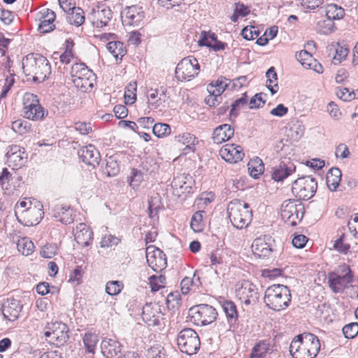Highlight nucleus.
<instances>
[{"label": "nucleus", "instance_id": "nucleus-1", "mask_svg": "<svg viewBox=\"0 0 358 358\" xmlns=\"http://www.w3.org/2000/svg\"><path fill=\"white\" fill-rule=\"evenodd\" d=\"M327 278L328 286L333 293L342 294L345 289L350 288L352 293L350 296L358 297V287L351 285L354 276L349 266L343 264L338 269L329 272Z\"/></svg>", "mask_w": 358, "mask_h": 358}, {"label": "nucleus", "instance_id": "nucleus-2", "mask_svg": "<svg viewBox=\"0 0 358 358\" xmlns=\"http://www.w3.org/2000/svg\"><path fill=\"white\" fill-rule=\"evenodd\" d=\"M291 301V292L285 285H273L265 290L264 302L272 310L279 312L287 309Z\"/></svg>", "mask_w": 358, "mask_h": 358}, {"label": "nucleus", "instance_id": "nucleus-3", "mask_svg": "<svg viewBox=\"0 0 358 358\" xmlns=\"http://www.w3.org/2000/svg\"><path fill=\"white\" fill-rule=\"evenodd\" d=\"M23 72L26 76H32L36 82H43L51 73L48 60L41 55H27L22 62Z\"/></svg>", "mask_w": 358, "mask_h": 358}, {"label": "nucleus", "instance_id": "nucleus-4", "mask_svg": "<svg viewBox=\"0 0 358 358\" xmlns=\"http://www.w3.org/2000/svg\"><path fill=\"white\" fill-rule=\"evenodd\" d=\"M227 214L232 225L238 229L248 227L252 220L250 205L239 199H234L229 203Z\"/></svg>", "mask_w": 358, "mask_h": 358}, {"label": "nucleus", "instance_id": "nucleus-5", "mask_svg": "<svg viewBox=\"0 0 358 358\" xmlns=\"http://www.w3.org/2000/svg\"><path fill=\"white\" fill-rule=\"evenodd\" d=\"M75 87L82 92H90L96 81V75L84 63H75L70 71Z\"/></svg>", "mask_w": 358, "mask_h": 358}, {"label": "nucleus", "instance_id": "nucleus-6", "mask_svg": "<svg viewBox=\"0 0 358 358\" xmlns=\"http://www.w3.org/2000/svg\"><path fill=\"white\" fill-rule=\"evenodd\" d=\"M304 213V206L298 200H285L281 205L282 219L290 226H296L302 220Z\"/></svg>", "mask_w": 358, "mask_h": 358}, {"label": "nucleus", "instance_id": "nucleus-7", "mask_svg": "<svg viewBox=\"0 0 358 358\" xmlns=\"http://www.w3.org/2000/svg\"><path fill=\"white\" fill-rule=\"evenodd\" d=\"M177 343L180 351L189 355L196 354L201 344L197 333L191 328H185L180 331Z\"/></svg>", "mask_w": 358, "mask_h": 358}, {"label": "nucleus", "instance_id": "nucleus-8", "mask_svg": "<svg viewBox=\"0 0 358 358\" xmlns=\"http://www.w3.org/2000/svg\"><path fill=\"white\" fill-rule=\"evenodd\" d=\"M317 189L316 180L310 176H303L295 180L292 187V193L299 200H308L315 194Z\"/></svg>", "mask_w": 358, "mask_h": 358}, {"label": "nucleus", "instance_id": "nucleus-9", "mask_svg": "<svg viewBox=\"0 0 358 358\" xmlns=\"http://www.w3.org/2000/svg\"><path fill=\"white\" fill-rule=\"evenodd\" d=\"M43 334L48 343L60 346L69 339V328L61 322H52L45 327Z\"/></svg>", "mask_w": 358, "mask_h": 358}, {"label": "nucleus", "instance_id": "nucleus-10", "mask_svg": "<svg viewBox=\"0 0 358 358\" xmlns=\"http://www.w3.org/2000/svg\"><path fill=\"white\" fill-rule=\"evenodd\" d=\"M200 71L198 60L193 56L183 58L177 65L176 77L180 81H189L196 76Z\"/></svg>", "mask_w": 358, "mask_h": 358}, {"label": "nucleus", "instance_id": "nucleus-11", "mask_svg": "<svg viewBox=\"0 0 358 358\" xmlns=\"http://www.w3.org/2000/svg\"><path fill=\"white\" fill-rule=\"evenodd\" d=\"M23 105V115L27 119L41 121L48 115V111L42 107L36 96L33 94H25Z\"/></svg>", "mask_w": 358, "mask_h": 358}, {"label": "nucleus", "instance_id": "nucleus-12", "mask_svg": "<svg viewBox=\"0 0 358 358\" xmlns=\"http://www.w3.org/2000/svg\"><path fill=\"white\" fill-rule=\"evenodd\" d=\"M191 317L197 325L205 326L213 322L217 316V313L213 306L208 304H199L189 310Z\"/></svg>", "mask_w": 358, "mask_h": 358}, {"label": "nucleus", "instance_id": "nucleus-13", "mask_svg": "<svg viewBox=\"0 0 358 358\" xmlns=\"http://www.w3.org/2000/svg\"><path fill=\"white\" fill-rule=\"evenodd\" d=\"M113 17V12L106 4L99 3L92 8L88 15V19L96 27H106Z\"/></svg>", "mask_w": 358, "mask_h": 358}, {"label": "nucleus", "instance_id": "nucleus-14", "mask_svg": "<svg viewBox=\"0 0 358 358\" xmlns=\"http://www.w3.org/2000/svg\"><path fill=\"white\" fill-rule=\"evenodd\" d=\"M236 294L245 305L255 303L259 299L256 285L248 280L238 283Z\"/></svg>", "mask_w": 358, "mask_h": 358}, {"label": "nucleus", "instance_id": "nucleus-15", "mask_svg": "<svg viewBox=\"0 0 358 358\" xmlns=\"http://www.w3.org/2000/svg\"><path fill=\"white\" fill-rule=\"evenodd\" d=\"M146 259L148 265L155 271H161L166 266L165 255L160 249L153 245L147 247Z\"/></svg>", "mask_w": 358, "mask_h": 358}, {"label": "nucleus", "instance_id": "nucleus-16", "mask_svg": "<svg viewBox=\"0 0 358 358\" xmlns=\"http://www.w3.org/2000/svg\"><path fill=\"white\" fill-rule=\"evenodd\" d=\"M6 163L13 169L22 166L24 163L27 155L24 149L18 145H11L8 147L6 153Z\"/></svg>", "mask_w": 358, "mask_h": 358}, {"label": "nucleus", "instance_id": "nucleus-17", "mask_svg": "<svg viewBox=\"0 0 358 358\" xmlns=\"http://www.w3.org/2000/svg\"><path fill=\"white\" fill-rule=\"evenodd\" d=\"M295 171V166L289 160L285 159L271 168V177L275 181L280 182L290 176Z\"/></svg>", "mask_w": 358, "mask_h": 358}, {"label": "nucleus", "instance_id": "nucleus-18", "mask_svg": "<svg viewBox=\"0 0 358 358\" xmlns=\"http://www.w3.org/2000/svg\"><path fill=\"white\" fill-rule=\"evenodd\" d=\"M271 237L264 236L254 240L252 244L253 253L259 257H268L273 252Z\"/></svg>", "mask_w": 358, "mask_h": 358}, {"label": "nucleus", "instance_id": "nucleus-19", "mask_svg": "<svg viewBox=\"0 0 358 358\" xmlns=\"http://www.w3.org/2000/svg\"><path fill=\"white\" fill-rule=\"evenodd\" d=\"M122 345L112 338H104L101 343V353L106 358H120Z\"/></svg>", "mask_w": 358, "mask_h": 358}, {"label": "nucleus", "instance_id": "nucleus-20", "mask_svg": "<svg viewBox=\"0 0 358 358\" xmlns=\"http://www.w3.org/2000/svg\"><path fill=\"white\" fill-rule=\"evenodd\" d=\"M221 157L230 163H236L243 159L245 154L241 146L235 144H227L220 150Z\"/></svg>", "mask_w": 358, "mask_h": 358}, {"label": "nucleus", "instance_id": "nucleus-21", "mask_svg": "<svg viewBox=\"0 0 358 358\" xmlns=\"http://www.w3.org/2000/svg\"><path fill=\"white\" fill-rule=\"evenodd\" d=\"M22 305L19 300L13 298L8 299L2 306V313L9 321L16 320L21 313Z\"/></svg>", "mask_w": 358, "mask_h": 358}, {"label": "nucleus", "instance_id": "nucleus-22", "mask_svg": "<svg viewBox=\"0 0 358 358\" xmlns=\"http://www.w3.org/2000/svg\"><path fill=\"white\" fill-rule=\"evenodd\" d=\"M315 358L320 350V342L317 336L311 333L304 332L296 336Z\"/></svg>", "mask_w": 358, "mask_h": 358}, {"label": "nucleus", "instance_id": "nucleus-23", "mask_svg": "<svg viewBox=\"0 0 358 358\" xmlns=\"http://www.w3.org/2000/svg\"><path fill=\"white\" fill-rule=\"evenodd\" d=\"M78 155L83 162L95 167L99 164L100 153L93 145L83 147L78 151Z\"/></svg>", "mask_w": 358, "mask_h": 358}, {"label": "nucleus", "instance_id": "nucleus-24", "mask_svg": "<svg viewBox=\"0 0 358 358\" xmlns=\"http://www.w3.org/2000/svg\"><path fill=\"white\" fill-rule=\"evenodd\" d=\"M73 231L75 241L78 244L83 247L91 244L93 239V232L86 224H78Z\"/></svg>", "mask_w": 358, "mask_h": 358}, {"label": "nucleus", "instance_id": "nucleus-25", "mask_svg": "<svg viewBox=\"0 0 358 358\" xmlns=\"http://www.w3.org/2000/svg\"><path fill=\"white\" fill-rule=\"evenodd\" d=\"M148 104L151 109H159L164 108V103L166 101V92L164 89H150L148 92Z\"/></svg>", "mask_w": 358, "mask_h": 358}, {"label": "nucleus", "instance_id": "nucleus-26", "mask_svg": "<svg viewBox=\"0 0 358 358\" xmlns=\"http://www.w3.org/2000/svg\"><path fill=\"white\" fill-rule=\"evenodd\" d=\"M27 222L30 225L38 224L43 217V205L38 201H34V205L27 210L22 211Z\"/></svg>", "mask_w": 358, "mask_h": 358}, {"label": "nucleus", "instance_id": "nucleus-27", "mask_svg": "<svg viewBox=\"0 0 358 358\" xmlns=\"http://www.w3.org/2000/svg\"><path fill=\"white\" fill-rule=\"evenodd\" d=\"M161 312L157 305L146 304L143 308L142 318L149 326L159 325Z\"/></svg>", "mask_w": 358, "mask_h": 358}, {"label": "nucleus", "instance_id": "nucleus-28", "mask_svg": "<svg viewBox=\"0 0 358 358\" xmlns=\"http://www.w3.org/2000/svg\"><path fill=\"white\" fill-rule=\"evenodd\" d=\"M40 18V23L38 29L41 33L45 34L52 31L55 29L54 21L55 20V13L48 8L43 10Z\"/></svg>", "mask_w": 358, "mask_h": 358}, {"label": "nucleus", "instance_id": "nucleus-29", "mask_svg": "<svg viewBox=\"0 0 358 358\" xmlns=\"http://www.w3.org/2000/svg\"><path fill=\"white\" fill-rule=\"evenodd\" d=\"M234 134V129L227 124L218 126L214 129L213 141L215 143L220 144L229 140Z\"/></svg>", "mask_w": 358, "mask_h": 358}, {"label": "nucleus", "instance_id": "nucleus-30", "mask_svg": "<svg viewBox=\"0 0 358 358\" xmlns=\"http://www.w3.org/2000/svg\"><path fill=\"white\" fill-rule=\"evenodd\" d=\"M144 17V13L141 8L131 6L125 11L124 22L129 25L139 26Z\"/></svg>", "mask_w": 358, "mask_h": 358}, {"label": "nucleus", "instance_id": "nucleus-31", "mask_svg": "<svg viewBox=\"0 0 358 358\" xmlns=\"http://www.w3.org/2000/svg\"><path fill=\"white\" fill-rule=\"evenodd\" d=\"M52 213L53 217L63 224H68L73 222V210L67 206L56 205L52 210Z\"/></svg>", "mask_w": 358, "mask_h": 358}, {"label": "nucleus", "instance_id": "nucleus-32", "mask_svg": "<svg viewBox=\"0 0 358 358\" xmlns=\"http://www.w3.org/2000/svg\"><path fill=\"white\" fill-rule=\"evenodd\" d=\"M222 308L225 313L229 328L234 329L237 327L236 322L238 318L236 304L231 301H225L222 303Z\"/></svg>", "mask_w": 358, "mask_h": 358}, {"label": "nucleus", "instance_id": "nucleus-33", "mask_svg": "<svg viewBox=\"0 0 358 358\" xmlns=\"http://www.w3.org/2000/svg\"><path fill=\"white\" fill-rule=\"evenodd\" d=\"M341 171L336 167L329 170L326 176V182L329 190L336 191L341 180Z\"/></svg>", "mask_w": 358, "mask_h": 358}, {"label": "nucleus", "instance_id": "nucleus-34", "mask_svg": "<svg viewBox=\"0 0 358 358\" xmlns=\"http://www.w3.org/2000/svg\"><path fill=\"white\" fill-rule=\"evenodd\" d=\"M3 66L5 70L6 71L7 75L6 76V77L5 79V84L0 94L1 98L5 97L11 89L15 83L14 77L15 76V71L12 69V66L8 58L7 62H6Z\"/></svg>", "mask_w": 358, "mask_h": 358}, {"label": "nucleus", "instance_id": "nucleus-35", "mask_svg": "<svg viewBox=\"0 0 358 358\" xmlns=\"http://www.w3.org/2000/svg\"><path fill=\"white\" fill-rule=\"evenodd\" d=\"M201 285L200 277L197 275L196 271H194L192 277H185L180 282L181 292L183 294H187L192 289H197Z\"/></svg>", "mask_w": 358, "mask_h": 358}, {"label": "nucleus", "instance_id": "nucleus-36", "mask_svg": "<svg viewBox=\"0 0 358 358\" xmlns=\"http://www.w3.org/2000/svg\"><path fill=\"white\" fill-rule=\"evenodd\" d=\"M289 352L294 358H314L296 337L290 344Z\"/></svg>", "mask_w": 358, "mask_h": 358}, {"label": "nucleus", "instance_id": "nucleus-37", "mask_svg": "<svg viewBox=\"0 0 358 358\" xmlns=\"http://www.w3.org/2000/svg\"><path fill=\"white\" fill-rule=\"evenodd\" d=\"M98 342V335L95 333L86 332L84 334L83 336V343L85 352L94 355Z\"/></svg>", "mask_w": 358, "mask_h": 358}, {"label": "nucleus", "instance_id": "nucleus-38", "mask_svg": "<svg viewBox=\"0 0 358 358\" xmlns=\"http://www.w3.org/2000/svg\"><path fill=\"white\" fill-rule=\"evenodd\" d=\"M191 177L189 175L180 174L173 178L171 182V187L176 189L180 190V193L189 192L190 185H187L190 182Z\"/></svg>", "mask_w": 358, "mask_h": 358}, {"label": "nucleus", "instance_id": "nucleus-39", "mask_svg": "<svg viewBox=\"0 0 358 358\" xmlns=\"http://www.w3.org/2000/svg\"><path fill=\"white\" fill-rule=\"evenodd\" d=\"M270 348L271 344L268 341H260L252 348L250 358H265Z\"/></svg>", "mask_w": 358, "mask_h": 358}, {"label": "nucleus", "instance_id": "nucleus-40", "mask_svg": "<svg viewBox=\"0 0 358 358\" xmlns=\"http://www.w3.org/2000/svg\"><path fill=\"white\" fill-rule=\"evenodd\" d=\"M106 48L116 60L118 59H122L127 52L124 43L118 41L108 42Z\"/></svg>", "mask_w": 358, "mask_h": 358}, {"label": "nucleus", "instance_id": "nucleus-41", "mask_svg": "<svg viewBox=\"0 0 358 358\" xmlns=\"http://www.w3.org/2000/svg\"><path fill=\"white\" fill-rule=\"evenodd\" d=\"M331 47L335 51V55L333 57V62L334 64H341L346 59L350 50L345 45H341L339 43H332Z\"/></svg>", "mask_w": 358, "mask_h": 358}, {"label": "nucleus", "instance_id": "nucleus-42", "mask_svg": "<svg viewBox=\"0 0 358 358\" xmlns=\"http://www.w3.org/2000/svg\"><path fill=\"white\" fill-rule=\"evenodd\" d=\"M325 13L327 17L331 21L341 20L345 16L344 9L334 3L327 5Z\"/></svg>", "mask_w": 358, "mask_h": 358}, {"label": "nucleus", "instance_id": "nucleus-43", "mask_svg": "<svg viewBox=\"0 0 358 358\" xmlns=\"http://www.w3.org/2000/svg\"><path fill=\"white\" fill-rule=\"evenodd\" d=\"M176 141L182 145H186V149L192 152L195 150V145L198 143L196 136L189 133H183L176 136Z\"/></svg>", "mask_w": 358, "mask_h": 358}, {"label": "nucleus", "instance_id": "nucleus-44", "mask_svg": "<svg viewBox=\"0 0 358 358\" xmlns=\"http://www.w3.org/2000/svg\"><path fill=\"white\" fill-rule=\"evenodd\" d=\"M68 13L67 20L68 22L76 26H80L85 21L84 11L79 7L73 6Z\"/></svg>", "mask_w": 358, "mask_h": 358}, {"label": "nucleus", "instance_id": "nucleus-45", "mask_svg": "<svg viewBox=\"0 0 358 358\" xmlns=\"http://www.w3.org/2000/svg\"><path fill=\"white\" fill-rule=\"evenodd\" d=\"M120 172V166L117 160L110 156L106 159V166L103 168V173L108 177L116 176Z\"/></svg>", "mask_w": 358, "mask_h": 358}, {"label": "nucleus", "instance_id": "nucleus-46", "mask_svg": "<svg viewBox=\"0 0 358 358\" xmlns=\"http://www.w3.org/2000/svg\"><path fill=\"white\" fill-rule=\"evenodd\" d=\"M267 78L266 87L271 92V94H275L279 90V86L277 83V73L274 67H271L266 73Z\"/></svg>", "mask_w": 358, "mask_h": 358}, {"label": "nucleus", "instance_id": "nucleus-47", "mask_svg": "<svg viewBox=\"0 0 358 358\" xmlns=\"http://www.w3.org/2000/svg\"><path fill=\"white\" fill-rule=\"evenodd\" d=\"M248 166L250 174L254 178H257L264 170V164L258 157L250 161Z\"/></svg>", "mask_w": 358, "mask_h": 358}, {"label": "nucleus", "instance_id": "nucleus-48", "mask_svg": "<svg viewBox=\"0 0 358 358\" xmlns=\"http://www.w3.org/2000/svg\"><path fill=\"white\" fill-rule=\"evenodd\" d=\"M316 29L320 34L329 35L336 30V26L333 21L327 18L317 22Z\"/></svg>", "mask_w": 358, "mask_h": 358}, {"label": "nucleus", "instance_id": "nucleus-49", "mask_svg": "<svg viewBox=\"0 0 358 358\" xmlns=\"http://www.w3.org/2000/svg\"><path fill=\"white\" fill-rule=\"evenodd\" d=\"M17 248L18 251L25 256L31 255L34 250V243L27 237L22 238L18 241Z\"/></svg>", "mask_w": 358, "mask_h": 358}, {"label": "nucleus", "instance_id": "nucleus-50", "mask_svg": "<svg viewBox=\"0 0 358 358\" xmlns=\"http://www.w3.org/2000/svg\"><path fill=\"white\" fill-rule=\"evenodd\" d=\"M248 103V96L246 93L242 94L241 98L237 99L232 104L231 108L230 110V117H237L238 115V111L241 108L245 106Z\"/></svg>", "mask_w": 358, "mask_h": 358}, {"label": "nucleus", "instance_id": "nucleus-51", "mask_svg": "<svg viewBox=\"0 0 358 358\" xmlns=\"http://www.w3.org/2000/svg\"><path fill=\"white\" fill-rule=\"evenodd\" d=\"M153 134L158 138H164L171 134V127L166 123H157L152 127Z\"/></svg>", "mask_w": 358, "mask_h": 358}, {"label": "nucleus", "instance_id": "nucleus-52", "mask_svg": "<svg viewBox=\"0 0 358 358\" xmlns=\"http://www.w3.org/2000/svg\"><path fill=\"white\" fill-rule=\"evenodd\" d=\"M136 83H130L126 87L124 99L127 104H132L136 99Z\"/></svg>", "mask_w": 358, "mask_h": 358}, {"label": "nucleus", "instance_id": "nucleus-53", "mask_svg": "<svg viewBox=\"0 0 358 358\" xmlns=\"http://www.w3.org/2000/svg\"><path fill=\"white\" fill-rule=\"evenodd\" d=\"M123 284L121 281H109L106 285V292L110 296L117 295L122 289Z\"/></svg>", "mask_w": 358, "mask_h": 358}, {"label": "nucleus", "instance_id": "nucleus-54", "mask_svg": "<svg viewBox=\"0 0 358 358\" xmlns=\"http://www.w3.org/2000/svg\"><path fill=\"white\" fill-rule=\"evenodd\" d=\"M203 211H197L192 217L190 225L195 232H201L203 230Z\"/></svg>", "mask_w": 358, "mask_h": 358}, {"label": "nucleus", "instance_id": "nucleus-55", "mask_svg": "<svg viewBox=\"0 0 358 358\" xmlns=\"http://www.w3.org/2000/svg\"><path fill=\"white\" fill-rule=\"evenodd\" d=\"M143 180L142 173L137 169H133L131 176L128 178L127 181L133 189H136L139 187Z\"/></svg>", "mask_w": 358, "mask_h": 358}, {"label": "nucleus", "instance_id": "nucleus-56", "mask_svg": "<svg viewBox=\"0 0 358 358\" xmlns=\"http://www.w3.org/2000/svg\"><path fill=\"white\" fill-rule=\"evenodd\" d=\"M297 60L303 66L308 69L315 59L313 56L306 50H301L296 54Z\"/></svg>", "mask_w": 358, "mask_h": 358}, {"label": "nucleus", "instance_id": "nucleus-57", "mask_svg": "<svg viewBox=\"0 0 358 358\" xmlns=\"http://www.w3.org/2000/svg\"><path fill=\"white\" fill-rule=\"evenodd\" d=\"M12 129L20 134H24L30 130L29 124L23 120H17L11 124Z\"/></svg>", "mask_w": 358, "mask_h": 358}, {"label": "nucleus", "instance_id": "nucleus-58", "mask_svg": "<svg viewBox=\"0 0 358 358\" xmlns=\"http://www.w3.org/2000/svg\"><path fill=\"white\" fill-rule=\"evenodd\" d=\"M336 94L340 99L344 101H350L355 99V94L354 91H350L346 87H337Z\"/></svg>", "mask_w": 358, "mask_h": 358}, {"label": "nucleus", "instance_id": "nucleus-59", "mask_svg": "<svg viewBox=\"0 0 358 358\" xmlns=\"http://www.w3.org/2000/svg\"><path fill=\"white\" fill-rule=\"evenodd\" d=\"M166 277L163 275H152L149 278V282L151 287L152 291H158L160 288L164 287L165 284Z\"/></svg>", "mask_w": 358, "mask_h": 358}, {"label": "nucleus", "instance_id": "nucleus-60", "mask_svg": "<svg viewBox=\"0 0 358 358\" xmlns=\"http://www.w3.org/2000/svg\"><path fill=\"white\" fill-rule=\"evenodd\" d=\"M57 253V246L55 243H49L43 245L40 251L41 255L47 259L52 258Z\"/></svg>", "mask_w": 358, "mask_h": 358}, {"label": "nucleus", "instance_id": "nucleus-61", "mask_svg": "<svg viewBox=\"0 0 358 358\" xmlns=\"http://www.w3.org/2000/svg\"><path fill=\"white\" fill-rule=\"evenodd\" d=\"M343 333L346 338H355L358 334V323L351 322L345 325L343 328Z\"/></svg>", "mask_w": 358, "mask_h": 358}, {"label": "nucleus", "instance_id": "nucleus-62", "mask_svg": "<svg viewBox=\"0 0 358 358\" xmlns=\"http://www.w3.org/2000/svg\"><path fill=\"white\" fill-rule=\"evenodd\" d=\"M165 357L164 349L159 345H153L148 350V358H165Z\"/></svg>", "mask_w": 358, "mask_h": 358}, {"label": "nucleus", "instance_id": "nucleus-63", "mask_svg": "<svg viewBox=\"0 0 358 358\" xmlns=\"http://www.w3.org/2000/svg\"><path fill=\"white\" fill-rule=\"evenodd\" d=\"M345 234H343L340 238L335 241L334 244V248L338 252L347 254L350 248V245L349 243H344Z\"/></svg>", "mask_w": 358, "mask_h": 358}, {"label": "nucleus", "instance_id": "nucleus-64", "mask_svg": "<svg viewBox=\"0 0 358 358\" xmlns=\"http://www.w3.org/2000/svg\"><path fill=\"white\" fill-rule=\"evenodd\" d=\"M348 227L352 236L358 239V213L350 218L348 223Z\"/></svg>", "mask_w": 358, "mask_h": 358}]
</instances>
